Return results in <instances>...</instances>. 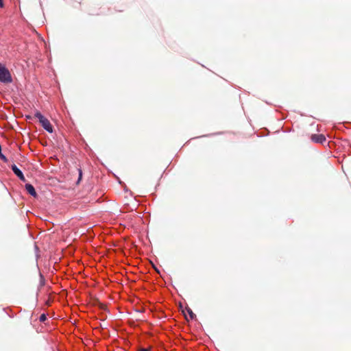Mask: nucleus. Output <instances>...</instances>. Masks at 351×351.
Wrapping results in <instances>:
<instances>
[{
  "label": "nucleus",
  "instance_id": "f257e3e1",
  "mask_svg": "<svg viewBox=\"0 0 351 351\" xmlns=\"http://www.w3.org/2000/svg\"><path fill=\"white\" fill-rule=\"evenodd\" d=\"M34 116L38 119L39 122L45 130H46L49 133L53 132V126L50 123L49 121L45 118L39 111H36Z\"/></svg>",
  "mask_w": 351,
  "mask_h": 351
},
{
  "label": "nucleus",
  "instance_id": "f03ea898",
  "mask_svg": "<svg viewBox=\"0 0 351 351\" xmlns=\"http://www.w3.org/2000/svg\"><path fill=\"white\" fill-rule=\"evenodd\" d=\"M0 82L5 84L12 82V77L9 70L1 64H0Z\"/></svg>",
  "mask_w": 351,
  "mask_h": 351
},
{
  "label": "nucleus",
  "instance_id": "7ed1b4c3",
  "mask_svg": "<svg viewBox=\"0 0 351 351\" xmlns=\"http://www.w3.org/2000/svg\"><path fill=\"white\" fill-rule=\"evenodd\" d=\"M311 139L316 143H324L326 141V137L324 134H312Z\"/></svg>",
  "mask_w": 351,
  "mask_h": 351
},
{
  "label": "nucleus",
  "instance_id": "20e7f679",
  "mask_svg": "<svg viewBox=\"0 0 351 351\" xmlns=\"http://www.w3.org/2000/svg\"><path fill=\"white\" fill-rule=\"evenodd\" d=\"M12 168V170L13 171V172L14 173V174L19 177V178L25 182V178L22 173V171L15 165H12L11 167Z\"/></svg>",
  "mask_w": 351,
  "mask_h": 351
},
{
  "label": "nucleus",
  "instance_id": "39448f33",
  "mask_svg": "<svg viewBox=\"0 0 351 351\" xmlns=\"http://www.w3.org/2000/svg\"><path fill=\"white\" fill-rule=\"evenodd\" d=\"M25 189L27 190V193H29L31 195H32L33 197H36L37 193L36 192V190L31 184H26Z\"/></svg>",
  "mask_w": 351,
  "mask_h": 351
},
{
  "label": "nucleus",
  "instance_id": "423d86ee",
  "mask_svg": "<svg viewBox=\"0 0 351 351\" xmlns=\"http://www.w3.org/2000/svg\"><path fill=\"white\" fill-rule=\"evenodd\" d=\"M186 311L188 313L191 319H193L195 317V314L189 307H186Z\"/></svg>",
  "mask_w": 351,
  "mask_h": 351
},
{
  "label": "nucleus",
  "instance_id": "0eeeda50",
  "mask_svg": "<svg viewBox=\"0 0 351 351\" xmlns=\"http://www.w3.org/2000/svg\"><path fill=\"white\" fill-rule=\"evenodd\" d=\"M46 319H47V317H46V315H45V314H42V315L40 316V318H39V319H40V322H44V321H45V320H46Z\"/></svg>",
  "mask_w": 351,
  "mask_h": 351
},
{
  "label": "nucleus",
  "instance_id": "6e6552de",
  "mask_svg": "<svg viewBox=\"0 0 351 351\" xmlns=\"http://www.w3.org/2000/svg\"><path fill=\"white\" fill-rule=\"evenodd\" d=\"M82 172L81 169H79V178H78V180L77 182V184L80 183V181L82 179Z\"/></svg>",
  "mask_w": 351,
  "mask_h": 351
},
{
  "label": "nucleus",
  "instance_id": "1a4fd4ad",
  "mask_svg": "<svg viewBox=\"0 0 351 351\" xmlns=\"http://www.w3.org/2000/svg\"><path fill=\"white\" fill-rule=\"evenodd\" d=\"M138 351H150V348H139Z\"/></svg>",
  "mask_w": 351,
  "mask_h": 351
},
{
  "label": "nucleus",
  "instance_id": "9d476101",
  "mask_svg": "<svg viewBox=\"0 0 351 351\" xmlns=\"http://www.w3.org/2000/svg\"><path fill=\"white\" fill-rule=\"evenodd\" d=\"M100 308L101 309H105L106 308V306L104 304H100Z\"/></svg>",
  "mask_w": 351,
  "mask_h": 351
},
{
  "label": "nucleus",
  "instance_id": "9b49d317",
  "mask_svg": "<svg viewBox=\"0 0 351 351\" xmlns=\"http://www.w3.org/2000/svg\"><path fill=\"white\" fill-rule=\"evenodd\" d=\"M3 5H4V4H3V0H0V7L3 8Z\"/></svg>",
  "mask_w": 351,
  "mask_h": 351
}]
</instances>
